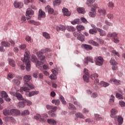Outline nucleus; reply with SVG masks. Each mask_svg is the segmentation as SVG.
<instances>
[{
  "instance_id": "nucleus-1",
  "label": "nucleus",
  "mask_w": 125,
  "mask_h": 125,
  "mask_svg": "<svg viewBox=\"0 0 125 125\" xmlns=\"http://www.w3.org/2000/svg\"><path fill=\"white\" fill-rule=\"evenodd\" d=\"M32 80V76L31 75H26L23 77V81L25 82L23 86L21 87V92L22 93L23 91H30V89H34L35 86L32 83L28 84V82Z\"/></svg>"
},
{
  "instance_id": "nucleus-2",
  "label": "nucleus",
  "mask_w": 125,
  "mask_h": 125,
  "mask_svg": "<svg viewBox=\"0 0 125 125\" xmlns=\"http://www.w3.org/2000/svg\"><path fill=\"white\" fill-rule=\"evenodd\" d=\"M21 60L24 63H25L26 70L30 71L31 70V62H30V55L28 52H25L24 58H21Z\"/></svg>"
},
{
  "instance_id": "nucleus-3",
  "label": "nucleus",
  "mask_w": 125,
  "mask_h": 125,
  "mask_svg": "<svg viewBox=\"0 0 125 125\" xmlns=\"http://www.w3.org/2000/svg\"><path fill=\"white\" fill-rule=\"evenodd\" d=\"M48 116H47V114L46 113L43 114L42 115H41L40 114H37V115H35L34 116V119L35 120H37V121H40V122H43L44 123L45 122H46V119Z\"/></svg>"
},
{
  "instance_id": "nucleus-4",
  "label": "nucleus",
  "mask_w": 125,
  "mask_h": 125,
  "mask_svg": "<svg viewBox=\"0 0 125 125\" xmlns=\"http://www.w3.org/2000/svg\"><path fill=\"white\" fill-rule=\"evenodd\" d=\"M95 61L96 62V65L99 66H101L103 64V58L101 56L96 57L95 58Z\"/></svg>"
},
{
  "instance_id": "nucleus-5",
  "label": "nucleus",
  "mask_w": 125,
  "mask_h": 125,
  "mask_svg": "<svg viewBox=\"0 0 125 125\" xmlns=\"http://www.w3.org/2000/svg\"><path fill=\"white\" fill-rule=\"evenodd\" d=\"M34 14V11L31 9V8H28L26 10V16H27L26 17V19L27 20H29V19H31L32 18V15Z\"/></svg>"
},
{
  "instance_id": "nucleus-6",
  "label": "nucleus",
  "mask_w": 125,
  "mask_h": 125,
  "mask_svg": "<svg viewBox=\"0 0 125 125\" xmlns=\"http://www.w3.org/2000/svg\"><path fill=\"white\" fill-rule=\"evenodd\" d=\"M117 114H118V109L112 108L110 111V117L114 119H117Z\"/></svg>"
},
{
  "instance_id": "nucleus-7",
  "label": "nucleus",
  "mask_w": 125,
  "mask_h": 125,
  "mask_svg": "<svg viewBox=\"0 0 125 125\" xmlns=\"http://www.w3.org/2000/svg\"><path fill=\"white\" fill-rule=\"evenodd\" d=\"M28 91H25L26 92V96H28V97H32V96H34V95H38V94L39 93V92L38 91H34L29 92Z\"/></svg>"
},
{
  "instance_id": "nucleus-8",
  "label": "nucleus",
  "mask_w": 125,
  "mask_h": 125,
  "mask_svg": "<svg viewBox=\"0 0 125 125\" xmlns=\"http://www.w3.org/2000/svg\"><path fill=\"white\" fill-rule=\"evenodd\" d=\"M23 4L22 2H18L15 1L14 2V6L16 8H22L23 7Z\"/></svg>"
},
{
  "instance_id": "nucleus-9",
  "label": "nucleus",
  "mask_w": 125,
  "mask_h": 125,
  "mask_svg": "<svg viewBox=\"0 0 125 125\" xmlns=\"http://www.w3.org/2000/svg\"><path fill=\"white\" fill-rule=\"evenodd\" d=\"M11 116L12 115H15V116H19L21 114L20 110L16 109H11Z\"/></svg>"
},
{
  "instance_id": "nucleus-10",
  "label": "nucleus",
  "mask_w": 125,
  "mask_h": 125,
  "mask_svg": "<svg viewBox=\"0 0 125 125\" xmlns=\"http://www.w3.org/2000/svg\"><path fill=\"white\" fill-rule=\"evenodd\" d=\"M107 38H113V39H116L118 38V33L116 32H113L111 33V32H109L107 35Z\"/></svg>"
},
{
  "instance_id": "nucleus-11",
  "label": "nucleus",
  "mask_w": 125,
  "mask_h": 125,
  "mask_svg": "<svg viewBox=\"0 0 125 125\" xmlns=\"http://www.w3.org/2000/svg\"><path fill=\"white\" fill-rule=\"evenodd\" d=\"M42 17H45V13L42 11V10L40 9L39 11V15H38V19L39 20H41Z\"/></svg>"
},
{
  "instance_id": "nucleus-12",
  "label": "nucleus",
  "mask_w": 125,
  "mask_h": 125,
  "mask_svg": "<svg viewBox=\"0 0 125 125\" xmlns=\"http://www.w3.org/2000/svg\"><path fill=\"white\" fill-rule=\"evenodd\" d=\"M89 16L90 17H95L96 16V11L95 10V8H91V11L89 13Z\"/></svg>"
},
{
  "instance_id": "nucleus-13",
  "label": "nucleus",
  "mask_w": 125,
  "mask_h": 125,
  "mask_svg": "<svg viewBox=\"0 0 125 125\" xmlns=\"http://www.w3.org/2000/svg\"><path fill=\"white\" fill-rule=\"evenodd\" d=\"M43 53L41 51L38 52L37 55L40 60L43 61L45 59V57L42 55Z\"/></svg>"
},
{
  "instance_id": "nucleus-14",
  "label": "nucleus",
  "mask_w": 125,
  "mask_h": 125,
  "mask_svg": "<svg viewBox=\"0 0 125 125\" xmlns=\"http://www.w3.org/2000/svg\"><path fill=\"white\" fill-rule=\"evenodd\" d=\"M45 9L46 11H48L49 14H53V12H54V10L53 8L50 7V6L47 5L45 8Z\"/></svg>"
},
{
  "instance_id": "nucleus-15",
  "label": "nucleus",
  "mask_w": 125,
  "mask_h": 125,
  "mask_svg": "<svg viewBox=\"0 0 125 125\" xmlns=\"http://www.w3.org/2000/svg\"><path fill=\"white\" fill-rule=\"evenodd\" d=\"M62 12L65 16H70L71 15V12H69V10L67 8H63L62 9Z\"/></svg>"
},
{
  "instance_id": "nucleus-16",
  "label": "nucleus",
  "mask_w": 125,
  "mask_h": 125,
  "mask_svg": "<svg viewBox=\"0 0 125 125\" xmlns=\"http://www.w3.org/2000/svg\"><path fill=\"white\" fill-rule=\"evenodd\" d=\"M97 29L98 30L101 37H104L106 36V32L105 31L103 30V29H101L100 28H97Z\"/></svg>"
},
{
  "instance_id": "nucleus-17",
  "label": "nucleus",
  "mask_w": 125,
  "mask_h": 125,
  "mask_svg": "<svg viewBox=\"0 0 125 125\" xmlns=\"http://www.w3.org/2000/svg\"><path fill=\"white\" fill-rule=\"evenodd\" d=\"M47 122L49 125H56L57 124V122L53 119H48Z\"/></svg>"
},
{
  "instance_id": "nucleus-18",
  "label": "nucleus",
  "mask_w": 125,
  "mask_h": 125,
  "mask_svg": "<svg viewBox=\"0 0 125 125\" xmlns=\"http://www.w3.org/2000/svg\"><path fill=\"white\" fill-rule=\"evenodd\" d=\"M83 47H84L86 50H92V46H91L90 45L86 44H83L82 45Z\"/></svg>"
},
{
  "instance_id": "nucleus-19",
  "label": "nucleus",
  "mask_w": 125,
  "mask_h": 125,
  "mask_svg": "<svg viewBox=\"0 0 125 125\" xmlns=\"http://www.w3.org/2000/svg\"><path fill=\"white\" fill-rule=\"evenodd\" d=\"M3 115L4 116H11V110L4 109L3 110Z\"/></svg>"
},
{
  "instance_id": "nucleus-20",
  "label": "nucleus",
  "mask_w": 125,
  "mask_h": 125,
  "mask_svg": "<svg viewBox=\"0 0 125 125\" xmlns=\"http://www.w3.org/2000/svg\"><path fill=\"white\" fill-rule=\"evenodd\" d=\"M98 13H99L100 15L103 14L104 16H105L106 14V10H105V9H99Z\"/></svg>"
},
{
  "instance_id": "nucleus-21",
  "label": "nucleus",
  "mask_w": 125,
  "mask_h": 125,
  "mask_svg": "<svg viewBox=\"0 0 125 125\" xmlns=\"http://www.w3.org/2000/svg\"><path fill=\"white\" fill-rule=\"evenodd\" d=\"M117 121L118 122V125H122L124 123V119L122 116L119 115L117 118Z\"/></svg>"
},
{
  "instance_id": "nucleus-22",
  "label": "nucleus",
  "mask_w": 125,
  "mask_h": 125,
  "mask_svg": "<svg viewBox=\"0 0 125 125\" xmlns=\"http://www.w3.org/2000/svg\"><path fill=\"white\" fill-rule=\"evenodd\" d=\"M29 24H32V25H35V26H40L41 25V22L39 21H28Z\"/></svg>"
},
{
  "instance_id": "nucleus-23",
  "label": "nucleus",
  "mask_w": 125,
  "mask_h": 125,
  "mask_svg": "<svg viewBox=\"0 0 125 125\" xmlns=\"http://www.w3.org/2000/svg\"><path fill=\"white\" fill-rule=\"evenodd\" d=\"M77 39L81 42H84V36L81 33H78Z\"/></svg>"
},
{
  "instance_id": "nucleus-24",
  "label": "nucleus",
  "mask_w": 125,
  "mask_h": 125,
  "mask_svg": "<svg viewBox=\"0 0 125 125\" xmlns=\"http://www.w3.org/2000/svg\"><path fill=\"white\" fill-rule=\"evenodd\" d=\"M110 82H113L115 84H116V85H119V84H120V83H121V81L117 80L114 78H111L110 79Z\"/></svg>"
},
{
  "instance_id": "nucleus-25",
  "label": "nucleus",
  "mask_w": 125,
  "mask_h": 125,
  "mask_svg": "<svg viewBox=\"0 0 125 125\" xmlns=\"http://www.w3.org/2000/svg\"><path fill=\"white\" fill-rule=\"evenodd\" d=\"M8 61L10 66H11L12 67H15V62L13 61V60L11 59H8Z\"/></svg>"
},
{
  "instance_id": "nucleus-26",
  "label": "nucleus",
  "mask_w": 125,
  "mask_h": 125,
  "mask_svg": "<svg viewBox=\"0 0 125 125\" xmlns=\"http://www.w3.org/2000/svg\"><path fill=\"white\" fill-rule=\"evenodd\" d=\"M1 45H2V46H4L5 47H9V46H10V44L8 42L4 41L1 42Z\"/></svg>"
},
{
  "instance_id": "nucleus-27",
  "label": "nucleus",
  "mask_w": 125,
  "mask_h": 125,
  "mask_svg": "<svg viewBox=\"0 0 125 125\" xmlns=\"http://www.w3.org/2000/svg\"><path fill=\"white\" fill-rule=\"evenodd\" d=\"M98 32L97 28L95 29H91L89 30V33L91 35H94V34H97Z\"/></svg>"
},
{
  "instance_id": "nucleus-28",
  "label": "nucleus",
  "mask_w": 125,
  "mask_h": 125,
  "mask_svg": "<svg viewBox=\"0 0 125 125\" xmlns=\"http://www.w3.org/2000/svg\"><path fill=\"white\" fill-rule=\"evenodd\" d=\"M76 118H79L80 119H84V116L83 115V113L81 112H78L75 114Z\"/></svg>"
},
{
  "instance_id": "nucleus-29",
  "label": "nucleus",
  "mask_w": 125,
  "mask_h": 125,
  "mask_svg": "<svg viewBox=\"0 0 125 125\" xmlns=\"http://www.w3.org/2000/svg\"><path fill=\"white\" fill-rule=\"evenodd\" d=\"M42 35L43 37L47 40H49V39H50V35H49L47 32H43Z\"/></svg>"
},
{
  "instance_id": "nucleus-30",
  "label": "nucleus",
  "mask_w": 125,
  "mask_h": 125,
  "mask_svg": "<svg viewBox=\"0 0 125 125\" xmlns=\"http://www.w3.org/2000/svg\"><path fill=\"white\" fill-rule=\"evenodd\" d=\"M95 2V0H87L86 4L88 5V6H90V7H92V6L91 5L93 2Z\"/></svg>"
},
{
  "instance_id": "nucleus-31",
  "label": "nucleus",
  "mask_w": 125,
  "mask_h": 125,
  "mask_svg": "<svg viewBox=\"0 0 125 125\" xmlns=\"http://www.w3.org/2000/svg\"><path fill=\"white\" fill-rule=\"evenodd\" d=\"M76 29L78 31V32H81V31H82L83 30H84V26L82 25H77L76 27Z\"/></svg>"
},
{
  "instance_id": "nucleus-32",
  "label": "nucleus",
  "mask_w": 125,
  "mask_h": 125,
  "mask_svg": "<svg viewBox=\"0 0 125 125\" xmlns=\"http://www.w3.org/2000/svg\"><path fill=\"white\" fill-rule=\"evenodd\" d=\"M36 67H37L38 69H42V62H40V61H38L36 62Z\"/></svg>"
},
{
  "instance_id": "nucleus-33",
  "label": "nucleus",
  "mask_w": 125,
  "mask_h": 125,
  "mask_svg": "<svg viewBox=\"0 0 125 125\" xmlns=\"http://www.w3.org/2000/svg\"><path fill=\"white\" fill-rule=\"evenodd\" d=\"M100 84L101 85H103L104 87H107V86H109V85H110V83H106L104 81L101 82Z\"/></svg>"
},
{
  "instance_id": "nucleus-34",
  "label": "nucleus",
  "mask_w": 125,
  "mask_h": 125,
  "mask_svg": "<svg viewBox=\"0 0 125 125\" xmlns=\"http://www.w3.org/2000/svg\"><path fill=\"white\" fill-rule=\"evenodd\" d=\"M77 10L79 13H82L83 14V13H85V10L83 8H78Z\"/></svg>"
},
{
  "instance_id": "nucleus-35",
  "label": "nucleus",
  "mask_w": 125,
  "mask_h": 125,
  "mask_svg": "<svg viewBox=\"0 0 125 125\" xmlns=\"http://www.w3.org/2000/svg\"><path fill=\"white\" fill-rule=\"evenodd\" d=\"M16 97H17L19 100H23V97H22V95L20 93L16 92Z\"/></svg>"
},
{
  "instance_id": "nucleus-36",
  "label": "nucleus",
  "mask_w": 125,
  "mask_h": 125,
  "mask_svg": "<svg viewBox=\"0 0 125 125\" xmlns=\"http://www.w3.org/2000/svg\"><path fill=\"white\" fill-rule=\"evenodd\" d=\"M13 82L15 85H16L17 86H19V85H20L21 82L18 80L14 79L13 80Z\"/></svg>"
},
{
  "instance_id": "nucleus-37",
  "label": "nucleus",
  "mask_w": 125,
  "mask_h": 125,
  "mask_svg": "<svg viewBox=\"0 0 125 125\" xmlns=\"http://www.w3.org/2000/svg\"><path fill=\"white\" fill-rule=\"evenodd\" d=\"M83 80L84 81V82H86V83L89 82V76L83 75Z\"/></svg>"
},
{
  "instance_id": "nucleus-38",
  "label": "nucleus",
  "mask_w": 125,
  "mask_h": 125,
  "mask_svg": "<svg viewBox=\"0 0 125 125\" xmlns=\"http://www.w3.org/2000/svg\"><path fill=\"white\" fill-rule=\"evenodd\" d=\"M52 103H53L57 106H58L60 104V101L59 100H53L52 101Z\"/></svg>"
},
{
  "instance_id": "nucleus-39",
  "label": "nucleus",
  "mask_w": 125,
  "mask_h": 125,
  "mask_svg": "<svg viewBox=\"0 0 125 125\" xmlns=\"http://www.w3.org/2000/svg\"><path fill=\"white\" fill-rule=\"evenodd\" d=\"M107 5L109 8H111V9H113V8L115 6V4L113 2H109L107 3Z\"/></svg>"
},
{
  "instance_id": "nucleus-40",
  "label": "nucleus",
  "mask_w": 125,
  "mask_h": 125,
  "mask_svg": "<svg viewBox=\"0 0 125 125\" xmlns=\"http://www.w3.org/2000/svg\"><path fill=\"white\" fill-rule=\"evenodd\" d=\"M60 99L62 104H64V105H66V102H65L64 97L62 96H60Z\"/></svg>"
},
{
  "instance_id": "nucleus-41",
  "label": "nucleus",
  "mask_w": 125,
  "mask_h": 125,
  "mask_svg": "<svg viewBox=\"0 0 125 125\" xmlns=\"http://www.w3.org/2000/svg\"><path fill=\"white\" fill-rule=\"evenodd\" d=\"M67 31H69V32H73V31H75V30H76V29L72 26H68L67 27Z\"/></svg>"
},
{
  "instance_id": "nucleus-42",
  "label": "nucleus",
  "mask_w": 125,
  "mask_h": 125,
  "mask_svg": "<svg viewBox=\"0 0 125 125\" xmlns=\"http://www.w3.org/2000/svg\"><path fill=\"white\" fill-rule=\"evenodd\" d=\"M89 42L90 43H91L92 44H93V45H94L95 46H98L99 45V44H98V43H97V42H95L93 40L89 41Z\"/></svg>"
},
{
  "instance_id": "nucleus-43",
  "label": "nucleus",
  "mask_w": 125,
  "mask_h": 125,
  "mask_svg": "<svg viewBox=\"0 0 125 125\" xmlns=\"http://www.w3.org/2000/svg\"><path fill=\"white\" fill-rule=\"evenodd\" d=\"M96 78H98V74L97 73H93L91 75V78L92 80H95Z\"/></svg>"
},
{
  "instance_id": "nucleus-44",
  "label": "nucleus",
  "mask_w": 125,
  "mask_h": 125,
  "mask_svg": "<svg viewBox=\"0 0 125 125\" xmlns=\"http://www.w3.org/2000/svg\"><path fill=\"white\" fill-rule=\"evenodd\" d=\"M111 52L114 56H118V57H120V54H119V52H117V51L112 50Z\"/></svg>"
},
{
  "instance_id": "nucleus-45",
  "label": "nucleus",
  "mask_w": 125,
  "mask_h": 125,
  "mask_svg": "<svg viewBox=\"0 0 125 125\" xmlns=\"http://www.w3.org/2000/svg\"><path fill=\"white\" fill-rule=\"evenodd\" d=\"M1 96L4 98H7V97H8V95H7L6 92H5V91H2L1 93Z\"/></svg>"
},
{
  "instance_id": "nucleus-46",
  "label": "nucleus",
  "mask_w": 125,
  "mask_h": 125,
  "mask_svg": "<svg viewBox=\"0 0 125 125\" xmlns=\"http://www.w3.org/2000/svg\"><path fill=\"white\" fill-rule=\"evenodd\" d=\"M7 76L8 79H13L15 77V75L13 73H9Z\"/></svg>"
},
{
  "instance_id": "nucleus-47",
  "label": "nucleus",
  "mask_w": 125,
  "mask_h": 125,
  "mask_svg": "<svg viewBox=\"0 0 125 125\" xmlns=\"http://www.w3.org/2000/svg\"><path fill=\"white\" fill-rule=\"evenodd\" d=\"M69 109H71V110H74L76 111L77 110V107H75V105H74L72 104H69Z\"/></svg>"
},
{
  "instance_id": "nucleus-48",
  "label": "nucleus",
  "mask_w": 125,
  "mask_h": 125,
  "mask_svg": "<svg viewBox=\"0 0 125 125\" xmlns=\"http://www.w3.org/2000/svg\"><path fill=\"white\" fill-rule=\"evenodd\" d=\"M30 112H29V110H26L23 111L22 113H21V115L22 116H26V115H29Z\"/></svg>"
},
{
  "instance_id": "nucleus-49",
  "label": "nucleus",
  "mask_w": 125,
  "mask_h": 125,
  "mask_svg": "<svg viewBox=\"0 0 125 125\" xmlns=\"http://www.w3.org/2000/svg\"><path fill=\"white\" fill-rule=\"evenodd\" d=\"M31 60L32 62H37L38 59L37 58V57L35 56V55H32L31 56Z\"/></svg>"
},
{
  "instance_id": "nucleus-50",
  "label": "nucleus",
  "mask_w": 125,
  "mask_h": 125,
  "mask_svg": "<svg viewBox=\"0 0 125 125\" xmlns=\"http://www.w3.org/2000/svg\"><path fill=\"white\" fill-rule=\"evenodd\" d=\"M79 19H76L71 22V24H72V25H76V24H79Z\"/></svg>"
},
{
  "instance_id": "nucleus-51",
  "label": "nucleus",
  "mask_w": 125,
  "mask_h": 125,
  "mask_svg": "<svg viewBox=\"0 0 125 125\" xmlns=\"http://www.w3.org/2000/svg\"><path fill=\"white\" fill-rule=\"evenodd\" d=\"M66 27L63 26L62 27H57V32H59V31H65Z\"/></svg>"
},
{
  "instance_id": "nucleus-52",
  "label": "nucleus",
  "mask_w": 125,
  "mask_h": 125,
  "mask_svg": "<svg viewBox=\"0 0 125 125\" xmlns=\"http://www.w3.org/2000/svg\"><path fill=\"white\" fill-rule=\"evenodd\" d=\"M61 1H60V0H56L53 2V4L54 6L59 5L60 4Z\"/></svg>"
},
{
  "instance_id": "nucleus-53",
  "label": "nucleus",
  "mask_w": 125,
  "mask_h": 125,
  "mask_svg": "<svg viewBox=\"0 0 125 125\" xmlns=\"http://www.w3.org/2000/svg\"><path fill=\"white\" fill-rule=\"evenodd\" d=\"M116 97L119 98V99H124V97L119 93H116Z\"/></svg>"
},
{
  "instance_id": "nucleus-54",
  "label": "nucleus",
  "mask_w": 125,
  "mask_h": 125,
  "mask_svg": "<svg viewBox=\"0 0 125 125\" xmlns=\"http://www.w3.org/2000/svg\"><path fill=\"white\" fill-rule=\"evenodd\" d=\"M25 40L26 42H29V43H30V42H32V38H31V37L29 36L26 37Z\"/></svg>"
},
{
  "instance_id": "nucleus-55",
  "label": "nucleus",
  "mask_w": 125,
  "mask_h": 125,
  "mask_svg": "<svg viewBox=\"0 0 125 125\" xmlns=\"http://www.w3.org/2000/svg\"><path fill=\"white\" fill-rule=\"evenodd\" d=\"M105 23L106 24V25H107V26H109L110 27H112V26H113V23L108 21V20L105 21Z\"/></svg>"
},
{
  "instance_id": "nucleus-56",
  "label": "nucleus",
  "mask_w": 125,
  "mask_h": 125,
  "mask_svg": "<svg viewBox=\"0 0 125 125\" xmlns=\"http://www.w3.org/2000/svg\"><path fill=\"white\" fill-rule=\"evenodd\" d=\"M110 62L112 65H118V63L116 62L114 59H111Z\"/></svg>"
},
{
  "instance_id": "nucleus-57",
  "label": "nucleus",
  "mask_w": 125,
  "mask_h": 125,
  "mask_svg": "<svg viewBox=\"0 0 125 125\" xmlns=\"http://www.w3.org/2000/svg\"><path fill=\"white\" fill-rule=\"evenodd\" d=\"M95 118L97 121H100L102 119L99 114H95Z\"/></svg>"
},
{
  "instance_id": "nucleus-58",
  "label": "nucleus",
  "mask_w": 125,
  "mask_h": 125,
  "mask_svg": "<svg viewBox=\"0 0 125 125\" xmlns=\"http://www.w3.org/2000/svg\"><path fill=\"white\" fill-rule=\"evenodd\" d=\"M19 106L20 108H23V107H25V104L24 102H20L19 103Z\"/></svg>"
},
{
  "instance_id": "nucleus-59",
  "label": "nucleus",
  "mask_w": 125,
  "mask_h": 125,
  "mask_svg": "<svg viewBox=\"0 0 125 125\" xmlns=\"http://www.w3.org/2000/svg\"><path fill=\"white\" fill-rule=\"evenodd\" d=\"M96 26L97 28H99L100 29V28H102L103 24H102V23L98 22L96 23Z\"/></svg>"
},
{
  "instance_id": "nucleus-60",
  "label": "nucleus",
  "mask_w": 125,
  "mask_h": 125,
  "mask_svg": "<svg viewBox=\"0 0 125 125\" xmlns=\"http://www.w3.org/2000/svg\"><path fill=\"white\" fill-rule=\"evenodd\" d=\"M106 16L107 18L110 20L113 19V18H114V15H113L112 14H108Z\"/></svg>"
},
{
  "instance_id": "nucleus-61",
  "label": "nucleus",
  "mask_w": 125,
  "mask_h": 125,
  "mask_svg": "<svg viewBox=\"0 0 125 125\" xmlns=\"http://www.w3.org/2000/svg\"><path fill=\"white\" fill-rule=\"evenodd\" d=\"M24 103H27V106H30V105H32V102L28 101V100H25Z\"/></svg>"
},
{
  "instance_id": "nucleus-62",
  "label": "nucleus",
  "mask_w": 125,
  "mask_h": 125,
  "mask_svg": "<svg viewBox=\"0 0 125 125\" xmlns=\"http://www.w3.org/2000/svg\"><path fill=\"white\" fill-rule=\"evenodd\" d=\"M119 105H120V106H121V107H125V102H124L123 101H120L119 102Z\"/></svg>"
},
{
  "instance_id": "nucleus-63",
  "label": "nucleus",
  "mask_w": 125,
  "mask_h": 125,
  "mask_svg": "<svg viewBox=\"0 0 125 125\" xmlns=\"http://www.w3.org/2000/svg\"><path fill=\"white\" fill-rule=\"evenodd\" d=\"M50 79H51V80H56V75L54 74H51L50 76Z\"/></svg>"
},
{
  "instance_id": "nucleus-64",
  "label": "nucleus",
  "mask_w": 125,
  "mask_h": 125,
  "mask_svg": "<svg viewBox=\"0 0 125 125\" xmlns=\"http://www.w3.org/2000/svg\"><path fill=\"white\" fill-rule=\"evenodd\" d=\"M51 110H52L51 111L56 112V110H57V107L55 106H52Z\"/></svg>"
}]
</instances>
